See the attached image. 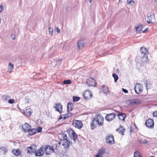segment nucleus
<instances>
[{
	"label": "nucleus",
	"mask_w": 157,
	"mask_h": 157,
	"mask_svg": "<svg viewBox=\"0 0 157 157\" xmlns=\"http://www.w3.org/2000/svg\"><path fill=\"white\" fill-rule=\"evenodd\" d=\"M72 124L75 128L78 129H80L83 126V124L81 121L76 120L73 121Z\"/></svg>",
	"instance_id": "obj_1"
},
{
	"label": "nucleus",
	"mask_w": 157,
	"mask_h": 157,
	"mask_svg": "<svg viewBox=\"0 0 157 157\" xmlns=\"http://www.w3.org/2000/svg\"><path fill=\"white\" fill-rule=\"evenodd\" d=\"M127 102L132 106L140 104L142 103V101L139 99H129L127 101Z\"/></svg>",
	"instance_id": "obj_2"
},
{
	"label": "nucleus",
	"mask_w": 157,
	"mask_h": 157,
	"mask_svg": "<svg viewBox=\"0 0 157 157\" xmlns=\"http://www.w3.org/2000/svg\"><path fill=\"white\" fill-rule=\"evenodd\" d=\"M106 142L108 144L110 145H112L114 143V137L112 134H109L106 136Z\"/></svg>",
	"instance_id": "obj_3"
},
{
	"label": "nucleus",
	"mask_w": 157,
	"mask_h": 157,
	"mask_svg": "<svg viewBox=\"0 0 157 157\" xmlns=\"http://www.w3.org/2000/svg\"><path fill=\"white\" fill-rule=\"evenodd\" d=\"M36 150V147L35 145L32 144L29 147L27 148V154L31 155L35 153Z\"/></svg>",
	"instance_id": "obj_4"
},
{
	"label": "nucleus",
	"mask_w": 157,
	"mask_h": 157,
	"mask_svg": "<svg viewBox=\"0 0 157 157\" xmlns=\"http://www.w3.org/2000/svg\"><path fill=\"white\" fill-rule=\"evenodd\" d=\"M44 151L46 155H48L54 151V149L51 146L46 145L44 147Z\"/></svg>",
	"instance_id": "obj_5"
},
{
	"label": "nucleus",
	"mask_w": 157,
	"mask_h": 157,
	"mask_svg": "<svg viewBox=\"0 0 157 157\" xmlns=\"http://www.w3.org/2000/svg\"><path fill=\"white\" fill-rule=\"evenodd\" d=\"M134 90L136 94H140L143 91V86L140 83H136L134 87Z\"/></svg>",
	"instance_id": "obj_6"
},
{
	"label": "nucleus",
	"mask_w": 157,
	"mask_h": 157,
	"mask_svg": "<svg viewBox=\"0 0 157 157\" xmlns=\"http://www.w3.org/2000/svg\"><path fill=\"white\" fill-rule=\"evenodd\" d=\"M95 119L96 122H97V124L99 126H102L103 124L104 118L102 117H101L99 115L97 116L94 117Z\"/></svg>",
	"instance_id": "obj_7"
},
{
	"label": "nucleus",
	"mask_w": 157,
	"mask_h": 157,
	"mask_svg": "<svg viewBox=\"0 0 157 157\" xmlns=\"http://www.w3.org/2000/svg\"><path fill=\"white\" fill-rule=\"evenodd\" d=\"M53 108L55 109L56 111L61 113L63 111V107L61 103L57 102L54 104Z\"/></svg>",
	"instance_id": "obj_8"
},
{
	"label": "nucleus",
	"mask_w": 157,
	"mask_h": 157,
	"mask_svg": "<svg viewBox=\"0 0 157 157\" xmlns=\"http://www.w3.org/2000/svg\"><path fill=\"white\" fill-rule=\"evenodd\" d=\"M82 95L84 99L86 100L90 99L92 97L93 95L91 92L88 90H86L83 93Z\"/></svg>",
	"instance_id": "obj_9"
},
{
	"label": "nucleus",
	"mask_w": 157,
	"mask_h": 157,
	"mask_svg": "<svg viewBox=\"0 0 157 157\" xmlns=\"http://www.w3.org/2000/svg\"><path fill=\"white\" fill-rule=\"evenodd\" d=\"M44 147L42 146L39 149H38L37 151L36 150L35 152V155L36 156H42L44 154Z\"/></svg>",
	"instance_id": "obj_10"
},
{
	"label": "nucleus",
	"mask_w": 157,
	"mask_h": 157,
	"mask_svg": "<svg viewBox=\"0 0 157 157\" xmlns=\"http://www.w3.org/2000/svg\"><path fill=\"white\" fill-rule=\"evenodd\" d=\"M116 117V114L114 113H111L107 114L105 117V120L109 122L113 121Z\"/></svg>",
	"instance_id": "obj_11"
},
{
	"label": "nucleus",
	"mask_w": 157,
	"mask_h": 157,
	"mask_svg": "<svg viewBox=\"0 0 157 157\" xmlns=\"http://www.w3.org/2000/svg\"><path fill=\"white\" fill-rule=\"evenodd\" d=\"M145 124L147 127L152 128L154 126V122L152 119L149 118L146 121Z\"/></svg>",
	"instance_id": "obj_12"
},
{
	"label": "nucleus",
	"mask_w": 157,
	"mask_h": 157,
	"mask_svg": "<svg viewBox=\"0 0 157 157\" xmlns=\"http://www.w3.org/2000/svg\"><path fill=\"white\" fill-rule=\"evenodd\" d=\"M145 19H146L147 22L148 24L154 23L155 21V16L154 14H151L150 16L147 17Z\"/></svg>",
	"instance_id": "obj_13"
},
{
	"label": "nucleus",
	"mask_w": 157,
	"mask_h": 157,
	"mask_svg": "<svg viewBox=\"0 0 157 157\" xmlns=\"http://www.w3.org/2000/svg\"><path fill=\"white\" fill-rule=\"evenodd\" d=\"M86 83L89 86H95L97 84L95 80L91 78H90L87 79Z\"/></svg>",
	"instance_id": "obj_14"
},
{
	"label": "nucleus",
	"mask_w": 157,
	"mask_h": 157,
	"mask_svg": "<svg viewBox=\"0 0 157 157\" xmlns=\"http://www.w3.org/2000/svg\"><path fill=\"white\" fill-rule=\"evenodd\" d=\"M68 134L70 136V134L72 135L73 137V140L75 141L77 138V136L75 131L72 129H69L67 131Z\"/></svg>",
	"instance_id": "obj_15"
},
{
	"label": "nucleus",
	"mask_w": 157,
	"mask_h": 157,
	"mask_svg": "<svg viewBox=\"0 0 157 157\" xmlns=\"http://www.w3.org/2000/svg\"><path fill=\"white\" fill-rule=\"evenodd\" d=\"M62 142H63L62 145L64 147L66 150L68 149L69 148L70 146V141L67 139Z\"/></svg>",
	"instance_id": "obj_16"
},
{
	"label": "nucleus",
	"mask_w": 157,
	"mask_h": 157,
	"mask_svg": "<svg viewBox=\"0 0 157 157\" xmlns=\"http://www.w3.org/2000/svg\"><path fill=\"white\" fill-rule=\"evenodd\" d=\"M31 128L30 125L27 123H25L22 127V129L25 132H28Z\"/></svg>",
	"instance_id": "obj_17"
},
{
	"label": "nucleus",
	"mask_w": 157,
	"mask_h": 157,
	"mask_svg": "<svg viewBox=\"0 0 157 157\" xmlns=\"http://www.w3.org/2000/svg\"><path fill=\"white\" fill-rule=\"evenodd\" d=\"M140 51L141 52V56H147L148 52L146 48L141 47L140 48Z\"/></svg>",
	"instance_id": "obj_18"
},
{
	"label": "nucleus",
	"mask_w": 157,
	"mask_h": 157,
	"mask_svg": "<svg viewBox=\"0 0 157 157\" xmlns=\"http://www.w3.org/2000/svg\"><path fill=\"white\" fill-rule=\"evenodd\" d=\"M84 42L82 40H79L77 42V48L78 49H82L84 47Z\"/></svg>",
	"instance_id": "obj_19"
},
{
	"label": "nucleus",
	"mask_w": 157,
	"mask_h": 157,
	"mask_svg": "<svg viewBox=\"0 0 157 157\" xmlns=\"http://www.w3.org/2000/svg\"><path fill=\"white\" fill-rule=\"evenodd\" d=\"M98 125L97 124V122H96L95 121V119H94L93 118L91 121L90 124V125L92 129L93 130L94 129L96 128L97 127Z\"/></svg>",
	"instance_id": "obj_20"
},
{
	"label": "nucleus",
	"mask_w": 157,
	"mask_h": 157,
	"mask_svg": "<svg viewBox=\"0 0 157 157\" xmlns=\"http://www.w3.org/2000/svg\"><path fill=\"white\" fill-rule=\"evenodd\" d=\"M125 129L124 127L121 125H120V127L116 130V131L119 134L121 135H123L124 132L125 131Z\"/></svg>",
	"instance_id": "obj_21"
},
{
	"label": "nucleus",
	"mask_w": 157,
	"mask_h": 157,
	"mask_svg": "<svg viewBox=\"0 0 157 157\" xmlns=\"http://www.w3.org/2000/svg\"><path fill=\"white\" fill-rule=\"evenodd\" d=\"M59 137L61 142L67 139V136L66 134L62 133L59 134Z\"/></svg>",
	"instance_id": "obj_22"
},
{
	"label": "nucleus",
	"mask_w": 157,
	"mask_h": 157,
	"mask_svg": "<svg viewBox=\"0 0 157 157\" xmlns=\"http://www.w3.org/2000/svg\"><path fill=\"white\" fill-rule=\"evenodd\" d=\"M117 116L119 119L123 121H124L126 116L125 113L122 112H119L117 115Z\"/></svg>",
	"instance_id": "obj_23"
},
{
	"label": "nucleus",
	"mask_w": 157,
	"mask_h": 157,
	"mask_svg": "<svg viewBox=\"0 0 157 157\" xmlns=\"http://www.w3.org/2000/svg\"><path fill=\"white\" fill-rule=\"evenodd\" d=\"M12 152L16 156H19L21 153V151L19 148L13 149L12 150Z\"/></svg>",
	"instance_id": "obj_24"
},
{
	"label": "nucleus",
	"mask_w": 157,
	"mask_h": 157,
	"mask_svg": "<svg viewBox=\"0 0 157 157\" xmlns=\"http://www.w3.org/2000/svg\"><path fill=\"white\" fill-rule=\"evenodd\" d=\"M101 89L102 90V93L106 95L108 93H109V89L108 87L105 86H102Z\"/></svg>",
	"instance_id": "obj_25"
},
{
	"label": "nucleus",
	"mask_w": 157,
	"mask_h": 157,
	"mask_svg": "<svg viewBox=\"0 0 157 157\" xmlns=\"http://www.w3.org/2000/svg\"><path fill=\"white\" fill-rule=\"evenodd\" d=\"M61 61L62 60L60 59H54L51 62V64L52 65L56 66L59 64Z\"/></svg>",
	"instance_id": "obj_26"
},
{
	"label": "nucleus",
	"mask_w": 157,
	"mask_h": 157,
	"mask_svg": "<svg viewBox=\"0 0 157 157\" xmlns=\"http://www.w3.org/2000/svg\"><path fill=\"white\" fill-rule=\"evenodd\" d=\"M141 62L142 63H148V61L147 56H141Z\"/></svg>",
	"instance_id": "obj_27"
},
{
	"label": "nucleus",
	"mask_w": 157,
	"mask_h": 157,
	"mask_svg": "<svg viewBox=\"0 0 157 157\" xmlns=\"http://www.w3.org/2000/svg\"><path fill=\"white\" fill-rule=\"evenodd\" d=\"M28 132H29V135L30 136H33L36 133V130L34 128H31Z\"/></svg>",
	"instance_id": "obj_28"
},
{
	"label": "nucleus",
	"mask_w": 157,
	"mask_h": 157,
	"mask_svg": "<svg viewBox=\"0 0 157 157\" xmlns=\"http://www.w3.org/2000/svg\"><path fill=\"white\" fill-rule=\"evenodd\" d=\"M73 106V104L71 102H69L68 103L67 105V112L69 111L72 110L73 109L72 107Z\"/></svg>",
	"instance_id": "obj_29"
},
{
	"label": "nucleus",
	"mask_w": 157,
	"mask_h": 157,
	"mask_svg": "<svg viewBox=\"0 0 157 157\" xmlns=\"http://www.w3.org/2000/svg\"><path fill=\"white\" fill-rule=\"evenodd\" d=\"M136 32L137 33H141L143 29V26L142 25H140L136 27Z\"/></svg>",
	"instance_id": "obj_30"
},
{
	"label": "nucleus",
	"mask_w": 157,
	"mask_h": 157,
	"mask_svg": "<svg viewBox=\"0 0 157 157\" xmlns=\"http://www.w3.org/2000/svg\"><path fill=\"white\" fill-rule=\"evenodd\" d=\"M24 113L27 115L30 116L32 114L31 110L30 109H28L24 111Z\"/></svg>",
	"instance_id": "obj_31"
},
{
	"label": "nucleus",
	"mask_w": 157,
	"mask_h": 157,
	"mask_svg": "<svg viewBox=\"0 0 157 157\" xmlns=\"http://www.w3.org/2000/svg\"><path fill=\"white\" fill-rule=\"evenodd\" d=\"M8 68V71L10 73H11L12 72V71L13 69V64L11 63H9Z\"/></svg>",
	"instance_id": "obj_32"
},
{
	"label": "nucleus",
	"mask_w": 157,
	"mask_h": 157,
	"mask_svg": "<svg viewBox=\"0 0 157 157\" xmlns=\"http://www.w3.org/2000/svg\"><path fill=\"white\" fill-rule=\"evenodd\" d=\"M146 89L147 90L151 88V84L150 81H147L145 83Z\"/></svg>",
	"instance_id": "obj_33"
},
{
	"label": "nucleus",
	"mask_w": 157,
	"mask_h": 157,
	"mask_svg": "<svg viewBox=\"0 0 157 157\" xmlns=\"http://www.w3.org/2000/svg\"><path fill=\"white\" fill-rule=\"evenodd\" d=\"M105 150L104 148V147H102L99 150L97 153L99 154H101V155L102 156L104 153L105 152Z\"/></svg>",
	"instance_id": "obj_34"
},
{
	"label": "nucleus",
	"mask_w": 157,
	"mask_h": 157,
	"mask_svg": "<svg viewBox=\"0 0 157 157\" xmlns=\"http://www.w3.org/2000/svg\"><path fill=\"white\" fill-rule=\"evenodd\" d=\"M134 157H141L140 152L138 151H135L134 154Z\"/></svg>",
	"instance_id": "obj_35"
},
{
	"label": "nucleus",
	"mask_w": 157,
	"mask_h": 157,
	"mask_svg": "<svg viewBox=\"0 0 157 157\" xmlns=\"http://www.w3.org/2000/svg\"><path fill=\"white\" fill-rule=\"evenodd\" d=\"M112 76L114 78L115 82H116L119 78L118 76L116 74L113 73L112 75Z\"/></svg>",
	"instance_id": "obj_36"
},
{
	"label": "nucleus",
	"mask_w": 157,
	"mask_h": 157,
	"mask_svg": "<svg viewBox=\"0 0 157 157\" xmlns=\"http://www.w3.org/2000/svg\"><path fill=\"white\" fill-rule=\"evenodd\" d=\"M80 99V98L78 97L74 96L73 97V101L74 102L78 101H79Z\"/></svg>",
	"instance_id": "obj_37"
},
{
	"label": "nucleus",
	"mask_w": 157,
	"mask_h": 157,
	"mask_svg": "<svg viewBox=\"0 0 157 157\" xmlns=\"http://www.w3.org/2000/svg\"><path fill=\"white\" fill-rule=\"evenodd\" d=\"M2 98H3L4 101H7L10 98L9 96L7 95H5L2 96Z\"/></svg>",
	"instance_id": "obj_38"
},
{
	"label": "nucleus",
	"mask_w": 157,
	"mask_h": 157,
	"mask_svg": "<svg viewBox=\"0 0 157 157\" xmlns=\"http://www.w3.org/2000/svg\"><path fill=\"white\" fill-rule=\"evenodd\" d=\"M63 83L64 84H70L71 83V81L69 79L65 80L63 81Z\"/></svg>",
	"instance_id": "obj_39"
},
{
	"label": "nucleus",
	"mask_w": 157,
	"mask_h": 157,
	"mask_svg": "<svg viewBox=\"0 0 157 157\" xmlns=\"http://www.w3.org/2000/svg\"><path fill=\"white\" fill-rule=\"evenodd\" d=\"M42 128L41 127H38L37 128H35L36 130V132H37L38 133H40L42 132Z\"/></svg>",
	"instance_id": "obj_40"
},
{
	"label": "nucleus",
	"mask_w": 157,
	"mask_h": 157,
	"mask_svg": "<svg viewBox=\"0 0 157 157\" xmlns=\"http://www.w3.org/2000/svg\"><path fill=\"white\" fill-rule=\"evenodd\" d=\"M48 29L49 34L51 35H52L53 32V29L52 28L49 27Z\"/></svg>",
	"instance_id": "obj_41"
},
{
	"label": "nucleus",
	"mask_w": 157,
	"mask_h": 157,
	"mask_svg": "<svg viewBox=\"0 0 157 157\" xmlns=\"http://www.w3.org/2000/svg\"><path fill=\"white\" fill-rule=\"evenodd\" d=\"M60 157H67V153L65 152H63L60 153Z\"/></svg>",
	"instance_id": "obj_42"
},
{
	"label": "nucleus",
	"mask_w": 157,
	"mask_h": 157,
	"mask_svg": "<svg viewBox=\"0 0 157 157\" xmlns=\"http://www.w3.org/2000/svg\"><path fill=\"white\" fill-rule=\"evenodd\" d=\"M139 141L140 143L142 144H147V142L146 140H143L141 139H140L139 140Z\"/></svg>",
	"instance_id": "obj_43"
},
{
	"label": "nucleus",
	"mask_w": 157,
	"mask_h": 157,
	"mask_svg": "<svg viewBox=\"0 0 157 157\" xmlns=\"http://www.w3.org/2000/svg\"><path fill=\"white\" fill-rule=\"evenodd\" d=\"M8 102L10 104H12L15 102V101L14 99H9Z\"/></svg>",
	"instance_id": "obj_44"
},
{
	"label": "nucleus",
	"mask_w": 157,
	"mask_h": 157,
	"mask_svg": "<svg viewBox=\"0 0 157 157\" xmlns=\"http://www.w3.org/2000/svg\"><path fill=\"white\" fill-rule=\"evenodd\" d=\"M132 2L133 3L135 2V1L132 0H127V3L128 4H130L131 5V4Z\"/></svg>",
	"instance_id": "obj_45"
},
{
	"label": "nucleus",
	"mask_w": 157,
	"mask_h": 157,
	"mask_svg": "<svg viewBox=\"0 0 157 157\" xmlns=\"http://www.w3.org/2000/svg\"><path fill=\"white\" fill-rule=\"evenodd\" d=\"M153 115L154 117H157V111L153 112Z\"/></svg>",
	"instance_id": "obj_46"
},
{
	"label": "nucleus",
	"mask_w": 157,
	"mask_h": 157,
	"mask_svg": "<svg viewBox=\"0 0 157 157\" xmlns=\"http://www.w3.org/2000/svg\"><path fill=\"white\" fill-rule=\"evenodd\" d=\"M122 91L125 93H128V91L127 90L124 88H122Z\"/></svg>",
	"instance_id": "obj_47"
},
{
	"label": "nucleus",
	"mask_w": 157,
	"mask_h": 157,
	"mask_svg": "<svg viewBox=\"0 0 157 157\" xmlns=\"http://www.w3.org/2000/svg\"><path fill=\"white\" fill-rule=\"evenodd\" d=\"M67 114L64 115V117H63V120L65 119L66 118L69 117Z\"/></svg>",
	"instance_id": "obj_48"
},
{
	"label": "nucleus",
	"mask_w": 157,
	"mask_h": 157,
	"mask_svg": "<svg viewBox=\"0 0 157 157\" xmlns=\"http://www.w3.org/2000/svg\"><path fill=\"white\" fill-rule=\"evenodd\" d=\"M3 9V6L2 5H0V12H1Z\"/></svg>",
	"instance_id": "obj_49"
},
{
	"label": "nucleus",
	"mask_w": 157,
	"mask_h": 157,
	"mask_svg": "<svg viewBox=\"0 0 157 157\" xmlns=\"http://www.w3.org/2000/svg\"><path fill=\"white\" fill-rule=\"evenodd\" d=\"M63 117H64V114H63V115H61L60 116L59 118V120H61V119H62L63 118Z\"/></svg>",
	"instance_id": "obj_50"
},
{
	"label": "nucleus",
	"mask_w": 157,
	"mask_h": 157,
	"mask_svg": "<svg viewBox=\"0 0 157 157\" xmlns=\"http://www.w3.org/2000/svg\"><path fill=\"white\" fill-rule=\"evenodd\" d=\"M11 39L13 40H14L15 39V36L13 34H12L11 35Z\"/></svg>",
	"instance_id": "obj_51"
},
{
	"label": "nucleus",
	"mask_w": 157,
	"mask_h": 157,
	"mask_svg": "<svg viewBox=\"0 0 157 157\" xmlns=\"http://www.w3.org/2000/svg\"><path fill=\"white\" fill-rule=\"evenodd\" d=\"M102 156L101 155V154H99L97 153V154L96 155L95 157H101Z\"/></svg>",
	"instance_id": "obj_52"
},
{
	"label": "nucleus",
	"mask_w": 157,
	"mask_h": 157,
	"mask_svg": "<svg viewBox=\"0 0 157 157\" xmlns=\"http://www.w3.org/2000/svg\"><path fill=\"white\" fill-rule=\"evenodd\" d=\"M56 32L58 33H60V30L59 29L58 27H57L56 28Z\"/></svg>",
	"instance_id": "obj_53"
},
{
	"label": "nucleus",
	"mask_w": 157,
	"mask_h": 157,
	"mask_svg": "<svg viewBox=\"0 0 157 157\" xmlns=\"http://www.w3.org/2000/svg\"><path fill=\"white\" fill-rule=\"evenodd\" d=\"M1 149L2 150H4L5 151H6L7 149L4 147H2Z\"/></svg>",
	"instance_id": "obj_54"
},
{
	"label": "nucleus",
	"mask_w": 157,
	"mask_h": 157,
	"mask_svg": "<svg viewBox=\"0 0 157 157\" xmlns=\"http://www.w3.org/2000/svg\"><path fill=\"white\" fill-rule=\"evenodd\" d=\"M148 30V29L147 28H146L144 30L143 32V33H146Z\"/></svg>",
	"instance_id": "obj_55"
},
{
	"label": "nucleus",
	"mask_w": 157,
	"mask_h": 157,
	"mask_svg": "<svg viewBox=\"0 0 157 157\" xmlns=\"http://www.w3.org/2000/svg\"><path fill=\"white\" fill-rule=\"evenodd\" d=\"M69 116V117H71L72 116V114L71 113H67Z\"/></svg>",
	"instance_id": "obj_56"
},
{
	"label": "nucleus",
	"mask_w": 157,
	"mask_h": 157,
	"mask_svg": "<svg viewBox=\"0 0 157 157\" xmlns=\"http://www.w3.org/2000/svg\"><path fill=\"white\" fill-rule=\"evenodd\" d=\"M154 4L156 6V7H157V0H155V2H154Z\"/></svg>",
	"instance_id": "obj_57"
},
{
	"label": "nucleus",
	"mask_w": 157,
	"mask_h": 157,
	"mask_svg": "<svg viewBox=\"0 0 157 157\" xmlns=\"http://www.w3.org/2000/svg\"><path fill=\"white\" fill-rule=\"evenodd\" d=\"M25 101L28 103L29 101V99L28 98H26L25 99Z\"/></svg>",
	"instance_id": "obj_58"
},
{
	"label": "nucleus",
	"mask_w": 157,
	"mask_h": 157,
	"mask_svg": "<svg viewBox=\"0 0 157 157\" xmlns=\"http://www.w3.org/2000/svg\"><path fill=\"white\" fill-rule=\"evenodd\" d=\"M135 2H134L133 3V2H132V3L131 4V5H133L135 4Z\"/></svg>",
	"instance_id": "obj_59"
},
{
	"label": "nucleus",
	"mask_w": 157,
	"mask_h": 157,
	"mask_svg": "<svg viewBox=\"0 0 157 157\" xmlns=\"http://www.w3.org/2000/svg\"><path fill=\"white\" fill-rule=\"evenodd\" d=\"M89 1L90 3H91V0H89Z\"/></svg>",
	"instance_id": "obj_60"
},
{
	"label": "nucleus",
	"mask_w": 157,
	"mask_h": 157,
	"mask_svg": "<svg viewBox=\"0 0 157 157\" xmlns=\"http://www.w3.org/2000/svg\"><path fill=\"white\" fill-rule=\"evenodd\" d=\"M117 71H119V69H117Z\"/></svg>",
	"instance_id": "obj_61"
},
{
	"label": "nucleus",
	"mask_w": 157,
	"mask_h": 157,
	"mask_svg": "<svg viewBox=\"0 0 157 157\" xmlns=\"http://www.w3.org/2000/svg\"><path fill=\"white\" fill-rule=\"evenodd\" d=\"M59 144H60V142H59Z\"/></svg>",
	"instance_id": "obj_62"
},
{
	"label": "nucleus",
	"mask_w": 157,
	"mask_h": 157,
	"mask_svg": "<svg viewBox=\"0 0 157 157\" xmlns=\"http://www.w3.org/2000/svg\"><path fill=\"white\" fill-rule=\"evenodd\" d=\"M119 2H121V0H119Z\"/></svg>",
	"instance_id": "obj_63"
},
{
	"label": "nucleus",
	"mask_w": 157,
	"mask_h": 157,
	"mask_svg": "<svg viewBox=\"0 0 157 157\" xmlns=\"http://www.w3.org/2000/svg\"><path fill=\"white\" fill-rule=\"evenodd\" d=\"M151 157H154V156H151Z\"/></svg>",
	"instance_id": "obj_64"
}]
</instances>
